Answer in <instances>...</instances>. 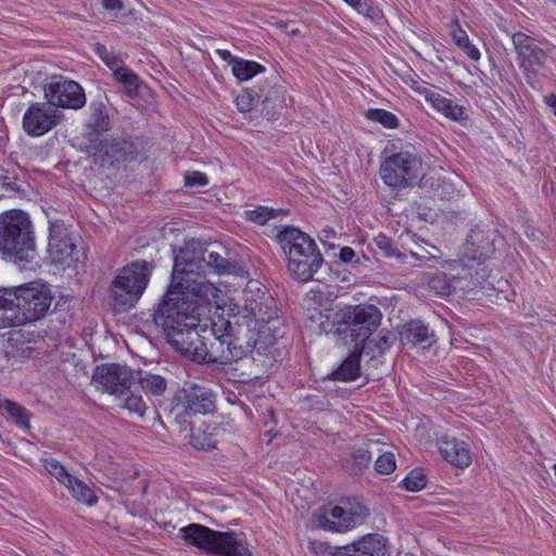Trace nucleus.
<instances>
[{"label":"nucleus","mask_w":556,"mask_h":556,"mask_svg":"<svg viewBox=\"0 0 556 556\" xmlns=\"http://www.w3.org/2000/svg\"><path fill=\"white\" fill-rule=\"evenodd\" d=\"M218 275L238 274L240 266L231 252L218 242L191 240L175 256L172 281L159 307L207 305L216 302L219 290L205 280L206 269Z\"/></svg>","instance_id":"nucleus-1"},{"label":"nucleus","mask_w":556,"mask_h":556,"mask_svg":"<svg viewBox=\"0 0 556 556\" xmlns=\"http://www.w3.org/2000/svg\"><path fill=\"white\" fill-rule=\"evenodd\" d=\"M204 306L189 302L186 306H168V312L157 307L153 321L163 328L177 351L195 363L227 365L243 358L250 346H242L235 337L215 340L206 346L197 330Z\"/></svg>","instance_id":"nucleus-2"},{"label":"nucleus","mask_w":556,"mask_h":556,"mask_svg":"<svg viewBox=\"0 0 556 556\" xmlns=\"http://www.w3.org/2000/svg\"><path fill=\"white\" fill-rule=\"evenodd\" d=\"M254 285L250 282L243 290L242 304L237 305L235 318L238 326H244L251 332L248 345L260 350L275 343V331L280 320L273 296L265 289L254 288Z\"/></svg>","instance_id":"nucleus-3"},{"label":"nucleus","mask_w":556,"mask_h":556,"mask_svg":"<svg viewBox=\"0 0 556 556\" xmlns=\"http://www.w3.org/2000/svg\"><path fill=\"white\" fill-rule=\"evenodd\" d=\"M0 254L22 269L36 263L37 249L29 215L20 210L0 214Z\"/></svg>","instance_id":"nucleus-4"},{"label":"nucleus","mask_w":556,"mask_h":556,"mask_svg":"<svg viewBox=\"0 0 556 556\" xmlns=\"http://www.w3.org/2000/svg\"><path fill=\"white\" fill-rule=\"evenodd\" d=\"M277 241L287 257L289 273L300 281L311 280L324 263L315 241L292 226H286L280 230Z\"/></svg>","instance_id":"nucleus-5"},{"label":"nucleus","mask_w":556,"mask_h":556,"mask_svg":"<svg viewBox=\"0 0 556 556\" xmlns=\"http://www.w3.org/2000/svg\"><path fill=\"white\" fill-rule=\"evenodd\" d=\"M92 382L98 389L114 395L122 408L141 417L144 415L147 403L136 390V374L131 368L114 363L101 364L93 371Z\"/></svg>","instance_id":"nucleus-6"},{"label":"nucleus","mask_w":556,"mask_h":556,"mask_svg":"<svg viewBox=\"0 0 556 556\" xmlns=\"http://www.w3.org/2000/svg\"><path fill=\"white\" fill-rule=\"evenodd\" d=\"M178 535L187 545L195 546L217 556H251L242 540L235 532L213 530L200 523H190L179 529Z\"/></svg>","instance_id":"nucleus-7"},{"label":"nucleus","mask_w":556,"mask_h":556,"mask_svg":"<svg viewBox=\"0 0 556 556\" xmlns=\"http://www.w3.org/2000/svg\"><path fill=\"white\" fill-rule=\"evenodd\" d=\"M336 317L334 333L350 338L355 345L364 348L380 325L382 314L375 305H350L337 312Z\"/></svg>","instance_id":"nucleus-8"},{"label":"nucleus","mask_w":556,"mask_h":556,"mask_svg":"<svg viewBox=\"0 0 556 556\" xmlns=\"http://www.w3.org/2000/svg\"><path fill=\"white\" fill-rule=\"evenodd\" d=\"M369 509L358 498L340 501L339 504H327L314 515L318 528L330 532L344 533L364 523Z\"/></svg>","instance_id":"nucleus-9"},{"label":"nucleus","mask_w":556,"mask_h":556,"mask_svg":"<svg viewBox=\"0 0 556 556\" xmlns=\"http://www.w3.org/2000/svg\"><path fill=\"white\" fill-rule=\"evenodd\" d=\"M150 280V265L146 261L134 262L123 267L111 285L114 305L128 309L136 305Z\"/></svg>","instance_id":"nucleus-10"},{"label":"nucleus","mask_w":556,"mask_h":556,"mask_svg":"<svg viewBox=\"0 0 556 556\" xmlns=\"http://www.w3.org/2000/svg\"><path fill=\"white\" fill-rule=\"evenodd\" d=\"M13 295L22 325L43 318L53 300L50 286L41 280L15 287Z\"/></svg>","instance_id":"nucleus-11"},{"label":"nucleus","mask_w":556,"mask_h":556,"mask_svg":"<svg viewBox=\"0 0 556 556\" xmlns=\"http://www.w3.org/2000/svg\"><path fill=\"white\" fill-rule=\"evenodd\" d=\"M478 237L479 232L472 230L467 238L465 255L472 261V265H460L459 262L455 261L450 263V268L452 270H457L456 275H452V286L454 291H469L478 287H482V281L486 276V268L485 266H482V260L486 257L489 250L478 247L477 250H472V253L470 252L469 245H475Z\"/></svg>","instance_id":"nucleus-12"},{"label":"nucleus","mask_w":556,"mask_h":556,"mask_svg":"<svg viewBox=\"0 0 556 556\" xmlns=\"http://www.w3.org/2000/svg\"><path fill=\"white\" fill-rule=\"evenodd\" d=\"M421 161L408 151H401L387 157L380 165V176L389 187H407L419 177Z\"/></svg>","instance_id":"nucleus-13"},{"label":"nucleus","mask_w":556,"mask_h":556,"mask_svg":"<svg viewBox=\"0 0 556 556\" xmlns=\"http://www.w3.org/2000/svg\"><path fill=\"white\" fill-rule=\"evenodd\" d=\"M49 257L51 263L62 270L75 273L84 253L77 249L65 229H52L49 239Z\"/></svg>","instance_id":"nucleus-14"},{"label":"nucleus","mask_w":556,"mask_h":556,"mask_svg":"<svg viewBox=\"0 0 556 556\" xmlns=\"http://www.w3.org/2000/svg\"><path fill=\"white\" fill-rule=\"evenodd\" d=\"M45 98L52 108L78 110L86 104L81 86L63 77L53 78L45 86Z\"/></svg>","instance_id":"nucleus-15"},{"label":"nucleus","mask_w":556,"mask_h":556,"mask_svg":"<svg viewBox=\"0 0 556 556\" xmlns=\"http://www.w3.org/2000/svg\"><path fill=\"white\" fill-rule=\"evenodd\" d=\"M63 114L48 102L31 103L23 115V130L30 137H41L58 126Z\"/></svg>","instance_id":"nucleus-16"},{"label":"nucleus","mask_w":556,"mask_h":556,"mask_svg":"<svg viewBox=\"0 0 556 556\" xmlns=\"http://www.w3.org/2000/svg\"><path fill=\"white\" fill-rule=\"evenodd\" d=\"M215 408V395L212 390L197 384L181 391L175 407L179 418L212 414Z\"/></svg>","instance_id":"nucleus-17"},{"label":"nucleus","mask_w":556,"mask_h":556,"mask_svg":"<svg viewBox=\"0 0 556 556\" xmlns=\"http://www.w3.org/2000/svg\"><path fill=\"white\" fill-rule=\"evenodd\" d=\"M513 43L518 54L519 65L526 71L536 72L543 67L546 53L535 40L523 33L513 35Z\"/></svg>","instance_id":"nucleus-18"},{"label":"nucleus","mask_w":556,"mask_h":556,"mask_svg":"<svg viewBox=\"0 0 556 556\" xmlns=\"http://www.w3.org/2000/svg\"><path fill=\"white\" fill-rule=\"evenodd\" d=\"M331 556H389L387 539L378 533H369L351 545L338 548Z\"/></svg>","instance_id":"nucleus-19"},{"label":"nucleus","mask_w":556,"mask_h":556,"mask_svg":"<svg viewBox=\"0 0 556 556\" xmlns=\"http://www.w3.org/2000/svg\"><path fill=\"white\" fill-rule=\"evenodd\" d=\"M438 448L444 460L457 468H466L471 464L472 457L468 444L451 434H443L438 439Z\"/></svg>","instance_id":"nucleus-20"},{"label":"nucleus","mask_w":556,"mask_h":556,"mask_svg":"<svg viewBox=\"0 0 556 556\" xmlns=\"http://www.w3.org/2000/svg\"><path fill=\"white\" fill-rule=\"evenodd\" d=\"M110 164L132 161L137 156L136 146L127 138H105L101 153Z\"/></svg>","instance_id":"nucleus-21"},{"label":"nucleus","mask_w":556,"mask_h":556,"mask_svg":"<svg viewBox=\"0 0 556 556\" xmlns=\"http://www.w3.org/2000/svg\"><path fill=\"white\" fill-rule=\"evenodd\" d=\"M401 341L403 344L426 349L435 342V336L428 325L420 320H410L403 326Z\"/></svg>","instance_id":"nucleus-22"},{"label":"nucleus","mask_w":556,"mask_h":556,"mask_svg":"<svg viewBox=\"0 0 556 556\" xmlns=\"http://www.w3.org/2000/svg\"><path fill=\"white\" fill-rule=\"evenodd\" d=\"M425 100L438 112L442 113L445 117L452 121H463L465 118V109L443 97L433 90L422 91Z\"/></svg>","instance_id":"nucleus-23"},{"label":"nucleus","mask_w":556,"mask_h":556,"mask_svg":"<svg viewBox=\"0 0 556 556\" xmlns=\"http://www.w3.org/2000/svg\"><path fill=\"white\" fill-rule=\"evenodd\" d=\"M363 348L354 345V350L345 357L340 366L333 371L334 380L339 381H354L361 376V357Z\"/></svg>","instance_id":"nucleus-24"},{"label":"nucleus","mask_w":556,"mask_h":556,"mask_svg":"<svg viewBox=\"0 0 556 556\" xmlns=\"http://www.w3.org/2000/svg\"><path fill=\"white\" fill-rule=\"evenodd\" d=\"M0 414L22 430L30 429L31 414L17 402L0 399Z\"/></svg>","instance_id":"nucleus-25"},{"label":"nucleus","mask_w":556,"mask_h":556,"mask_svg":"<svg viewBox=\"0 0 556 556\" xmlns=\"http://www.w3.org/2000/svg\"><path fill=\"white\" fill-rule=\"evenodd\" d=\"M307 319L309 321V327L314 328L315 331L319 333H328L337 328V317L336 313L333 314L331 309L318 308V307H309L307 308Z\"/></svg>","instance_id":"nucleus-26"},{"label":"nucleus","mask_w":556,"mask_h":556,"mask_svg":"<svg viewBox=\"0 0 556 556\" xmlns=\"http://www.w3.org/2000/svg\"><path fill=\"white\" fill-rule=\"evenodd\" d=\"M8 295H12V293L0 291V329L22 325L15 300L10 299Z\"/></svg>","instance_id":"nucleus-27"},{"label":"nucleus","mask_w":556,"mask_h":556,"mask_svg":"<svg viewBox=\"0 0 556 556\" xmlns=\"http://www.w3.org/2000/svg\"><path fill=\"white\" fill-rule=\"evenodd\" d=\"M105 132L106 131L104 130H100L94 127H89L87 124H85L84 131L81 132L79 138L80 150L92 155L100 154L105 143V139H103V135Z\"/></svg>","instance_id":"nucleus-28"},{"label":"nucleus","mask_w":556,"mask_h":556,"mask_svg":"<svg viewBox=\"0 0 556 556\" xmlns=\"http://www.w3.org/2000/svg\"><path fill=\"white\" fill-rule=\"evenodd\" d=\"M136 390L139 394H141V391H144L147 394L161 396L167 388V382L162 376L148 372L144 375L140 374L138 377L136 376Z\"/></svg>","instance_id":"nucleus-29"},{"label":"nucleus","mask_w":556,"mask_h":556,"mask_svg":"<svg viewBox=\"0 0 556 556\" xmlns=\"http://www.w3.org/2000/svg\"><path fill=\"white\" fill-rule=\"evenodd\" d=\"M114 79L123 86L124 92L129 98H136L139 94L141 85L140 77L126 65H123L113 74Z\"/></svg>","instance_id":"nucleus-30"},{"label":"nucleus","mask_w":556,"mask_h":556,"mask_svg":"<svg viewBox=\"0 0 556 556\" xmlns=\"http://www.w3.org/2000/svg\"><path fill=\"white\" fill-rule=\"evenodd\" d=\"M90 115L86 122L89 127L108 131L111 127L110 115L103 101H92L89 105Z\"/></svg>","instance_id":"nucleus-31"},{"label":"nucleus","mask_w":556,"mask_h":556,"mask_svg":"<svg viewBox=\"0 0 556 556\" xmlns=\"http://www.w3.org/2000/svg\"><path fill=\"white\" fill-rule=\"evenodd\" d=\"M72 494V496L79 503L88 506H93L98 502V496L94 491L87 485L84 481L79 480L75 476L71 482L65 486Z\"/></svg>","instance_id":"nucleus-32"},{"label":"nucleus","mask_w":556,"mask_h":556,"mask_svg":"<svg viewBox=\"0 0 556 556\" xmlns=\"http://www.w3.org/2000/svg\"><path fill=\"white\" fill-rule=\"evenodd\" d=\"M451 36L454 43L459 49H462L463 52L466 53L468 58H470L473 61L480 60L481 54L479 49L473 43H471L467 33L458 25V23H455L453 25Z\"/></svg>","instance_id":"nucleus-33"},{"label":"nucleus","mask_w":556,"mask_h":556,"mask_svg":"<svg viewBox=\"0 0 556 556\" xmlns=\"http://www.w3.org/2000/svg\"><path fill=\"white\" fill-rule=\"evenodd\" d=\"M265 68L263 65L255 61H248L240 59L233 61V66L231 68L232 74L239 80H249L253 78L258 73L263 72Z\"/></svg>","instance_id":"nucleus-34"},{"label":"nucleus","mask_w":556,"mask_h":556,"mask_svg":"<svg viewBox=\"0 0 556 556\" xmlns=\"http://www.w3.org/2000/svg\"><path fill=\"white\" fill-rule=\"evenodd\" d=\"M375 453H378V457L374 464L375 471L379 475H390L396 468L395 456L392 452H382L380 448H376Z\"/></svg>","instance_id":"nucleus-35"},{"label":"nucleus","mask_w":556,"mask_h":556,"mask_svg":"<svg viewBox=\"0 0 556 556\" xmlns=\"http://www.w3.org/2000/svg\"><path fill=\"white\" fill-rule=\"evenodd\" d=\"M94 52L104 62V64L112 70L113 74L116 70L125 65L123 59L119 55L109 51L108 48L102 43H97L94 46Z\"/></svg>","instance_id":"nucleus-36"},{"label":"nucleus","mask_w":556,"mask_h":556,"mask_svg":"<svg viewBox=\"0 0 556 556\" xmlns=\"http://www.w3.org/2000/svg\"><path fill=\"white\" fill-rule=\"evenodd\" d=\"M366 117L369 118L370 121L380 123L387 128H396L399 125L397 117L393 113L382 109L368 110L366 113Z\"/></svg>","instance_id":"nucleus-37"},{"label":"nucleus","mask_w":556,"mask_h":556,"mask_svg":"<svg viewBox=\"0 0 556 556\" xmlns=\"http://www.w3.org/2000/svg\"><path fill=\"white\" fill-rule=\"evenodd\" d=\"M352 8L374 22H380L383 18L381 10L374 5L372 0H356Z\"/></svg>","instance_id":"nucleus-38"},{"label":"nucleus","mask_w":556,"mask_h":556,"mask_svg":"<svg viewBox=\"0 0 556 556\" xmlns=\"http://www.w3.org/2000/svg\"><path fill=\"white\" fill-rule=\"evenodd\" d=\"M402 484L407 491L417 492L426 486L427 477L421 470L416 469L406 476V478L402 481Z\"/></svg>","instance_id":"nucleus-39"},{"label":"nucleus","mask_w":556,"mask_h":556,"mask_svg":"<svg viewBox=\"0 0 556 556\" xmlns=\"http://www.w3.org/2000/svg\"><path fill=\"white\" fill-rule=\"evenodd\" d=\"M45 467L48 470V472L64 486H66V484L70 483L72 478L74 477L65 469V467L61 463L54 459L47 460Z\"/></svg>","instance_id":"nucleus-40"},{"label":"nucleus","mask_w":556,"mask_h":556,"mask_svg":"<svg viewBox=\"0 0 556 556\" xmlns=\"http://www.w3.org/2000/svg\"><path fill=\"white\" fill-rule=\"evenodd\" d=\"M211 331L214 336V341L233 337L231 323L222 317L212 321Z\"/></svg>","instance_id":"nucleus-41"},{"label":"nucleus","mask_w":556,"mask_h":556,"mask_svg":"<svg viewBox=\"0 0 556 556\" xmlns=\"http://www.w3.org/2000/svg\"><path fill=\"white\" fill-rule=\"evenodd\" d=\"M374 454L375 451L370 448L359 447L352 453L351 457L354 466L358 469H367L371 464Z\"/></svg>","instance_id":"nucleus-42"},{"label":"nucleus","mask_w":556,"mask_h":556,"mask_svg":"<svg viewBox=\"0 0 556 556\" xmlns=\"http://www.w3.org/2000/svg\"><path fill=\"white\" fill-rule=\"evenodd\" d=\"M394 342H395V336L392 334L391 331L382 329L379 332L377 339L371 340L369 343L370 344L374 343L375 348L378 350V352L380 354H382L386 351H388L393 345Z\"/></svg>","instance_id":"nucleus-43"},{"label":"nucleus","mask_w":556,"mask_h":556,"mask_svg":"<svg viewBox=\"0 0 556 556\" xmlns=\"http://www.w3.org/2000/svg\"><path fill=\"white\" fill-rule=\"evenodd\" d=\"M248 219L254 223H257L260 225H264L267 223L270 218L275 217V213L273 208L267 207H257L252 211H248Z\"/></svg>","instance_id":"nucleus-44"},{"label":"nucleus","mask_w":556,"mask_h":556,"mask_svg":"<svg viewBox=\"0 0 556 556\" xmlns=\"http://www.w3.org/2000/svg\"><path fill=\"white\" fill-rule=\"evenodd\" d=\"M254 100L255 99L250 91L243 90L242 92H240L237 96L235 102H236V106H237L238 111H240L242 113H248L253 110Z\"/></svg>","instance_id":"nucleus-45"},{"label":"nucleus","mask_w":556,"mask_h":556,"mask_svg":"<svg viewBox=\"0 0 556 556\" xmlns=\"http://www.w3.org/2000/svg\"><path fill=\"white\" fill-rule=\"evenodd\" d=\"M432 288L437 289L441 294L451 293L453 290L452 276L447 278L446 274L437 275L431 281Z\"/></svg>","instance_id":"nucleus-46"},{"label":"nucleus","mask_w":556,"mask_h":556,"mask_svg":"<svg viewBox=\"0 0 556 556\" xmlns=\"http://www.w3.org/2000/svg\"><path fill=\"white\" fill-rule=\"evenodd\" d=\"M376 245L387 255V256H400V252L393 247L392 241L384 235H379L375 238Z\"/></svg>","instance_id":"nucleus-47"},{"label":"nucleus","mask_w":556,"mask_h":556,"mask_svg":"<svg viewBox=\"0 0 556 556\" xmlns=\"http://www.w3.org/2000/svg\"><path fill=\"white\" fill-rule=\"evenodd\" d=\"M208 182L205 174L200 172H191L185 175V185L188 187L206 186Z\"/></svg>","instance_id":"nucleus-48"},{"label":"nucleus","mask_w":556,"mask_h":556,"mask_svg":"<svg viewBox=\"0 0 556 556\" xmlns=\"http://www.w3.org/2000/svg\"><path fill=\"white\" fill-rule=\"evenodd\" d=\"M102 5L108 11H121L123 9L122 0H102Z\"/></svg>","instance_id":"nucleus-49"},{"label":"nucleus","mask_w":556,"mask_h":556,"mask_svg":"<svg viewBox=\"0 0 556 556\" xmlns=\"http://www.w3.org/2000/svg\"><path fill=\"white\" fill-rule=\"evenodd\" d=\"M216 53L223 61L228 62L231 65V67L233 66V61L239 60V58L233 56L229 50L217 49Z\"/></svg>","instance_id":"nucleus-50"},{"label":"nucleus","mask_w":556,"mask_h":556,"mask_svg":"<svg viewBox=\"0 0 556 556\" xmlns=\"http://www.w3.org/2000/svg\"><path fill=\"white\" fill-rule=\"evenodd\" d=\"M355 252L352 248L350 247H344L341 249L340 251V258L341 261H343L344 263H350L353 261V258L355 257Z\"/></svg>","instance_id":"nucleus-51"},{"label":"nucleus","mask_w":556,"mask_h":556,"mask_svg":"<svg viewBox=\"0 0 556 556\" xmlns=\"http://www.w3.org/2000/svg\"><path fill=\"white\" fill-rule=\"evenodd\" d=\"M191 443L198 450H205V448L213 447V445L210 442H207V443L200 442L199 435L197 433L191 434Z\"/></svg>","instance_id":"nucleus-52"},{"label":"nucleus","mask_w":556,"mask_h":556,"mask_svg":"<svg viewBox=\"0 0 556 556\" xmlns=\"http://www.w3.org/2000/svg\"><path fill=\"white\" fill-rule=\"evenodd\" d=\"M409 87L415 91L417 92L418 94L424 97V92L422 91H431V89L422 86L419 81L415 80V79H412L410 83L408 84Z\"/></svg>","instance_id":"nucleus-53"},{"label":"nucleus","mask_w":556,"mask_h":556,"mask_svg":"<svg viewBox=\"0 0 556 556\" xmlns=\"http://www.w3.org/2000/svg\"><path fill=\"white\" fill-rule=\"evenodd\" d=\"M14 184L15 182H14L13 178L9 177L4 173H0V185L8 187L10 189H13Z\"/></svg>","instance_id":"nucleus-54"},{"label":"nucleus","mask_w":556,"mask_h":556,"mask_svg":"<svg viewBox=\"0 0 556 556\" xmlns=\"http://www.w3.org/2000/svg\"><path fill=\"white\" fill-rule=\"evenodd\" d=\"M546 104L554 111L556 109V94H548L545 97Z\"/></svg>","instance_id":"nucleus-55"},{"label":"nucleus","mask_w":556,"mask_h":556,"mask_svg":"<svg viewBox=\"0 0 556 556\" xmlns=\"http://www.w3.org/2000/svg\"><path fill=\"white\" fill-rule=\"evenodd\" d=\"M554 473L556 476V464L553 466Z\"/></svg>","instance_id":"nucleus-56"},{"label":"nucleus","mask_w":556,"mask_h":556,"mask_svg":"<svg viewBox=\"0 0 556 556\" xmlns=\"http://www.w3.org/2000/svg\"><path fill=\"white\" fill-rule=\"evenodd\" d=\"M553 113L556 115V109L553 111Z\"/></svg>","instance_id":"nucleus-57"}]
</instances>
